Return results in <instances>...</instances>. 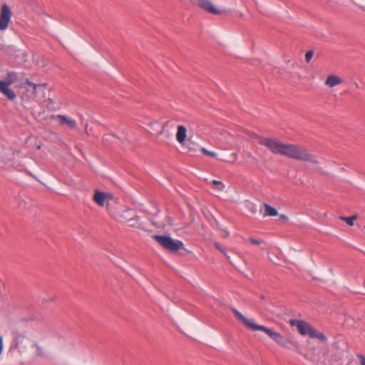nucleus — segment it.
Segmentation results:
<instances>
[{
	"label": "nucleus",
	"instance_id": "1",
	"mask_svg": "<svg viewBox=\"0 0 365 365\" xmlns=\"http://www.w3.org/2000/svg\"><path fill=\"white\" fill-rule=\"evenodd\" d=\"M251 135L259 140V144L265 146L274 154H279L297 160L310 162L314 165L319 164L314 155L311 154L307 148L298 144L284 143L277 138H261L260 135L254 133Z\"/></svg>",
	"mask_w": 365,
	"mask_h": 365
},
{
	"label": "nucleus",
	"instance_id": "2",
	"mask_svg": "<svg viewBox=\"0 0 365 365\" xmlns=\"http://www.w3.org/2000/svg\"><path fill=\"white\" fill-rule=\"evenodd\" d=\"M291 327H296L298 332L302 336L308 335L312 339H318L322 342H327V336L317 331L313 326L304 320L291 319L289 321Z\"/></svg>",
	"mask_w": 365,
	"mask_h": 365
},
{
	"label": "nucleus",
	"instance_id": "3",
	"mask_svg": "<svg viewBox=\"0 0 365 365\" xmlns=\"http://www.w3.org/2000/svg\"><path fill=\"white\" fill-rule=\"evenodd\" d=\"M152 238L156 241L164 250L170 253H177L180 250H183L185 253L190 252L184 247L181 240L173 239L170 235H154Z\"/></svg>",
	"mask_w": 365,
	"mask_h": 365
},
{
	"label": "nucleus",
	"instance_id": "4",
	"mask_svg": "<svg viewBox=\"0 0 365 365\" xmlns=\"http://www.w3.org/2000/svg\"><path fill=\"white\" fill-rule=\"evenodd\" d=\"M262 331L264 332L269 336L272 340H274L279 346L288 349H297L299 347L298 341L294 340L291 337H284L280 333L274 331L273 329L267 328L264 326L261 329Z\"/></svg>",
	"mask_w": 365,
	"mask_h": 365
},
{
	"label": "nucleus",
	"instance_id": "5",
	"mask_svg": "<svg viewBox=\"0 0 365 365\" xmlns=\"http://www.w3.org/2000/svg\"><path fill=\"white\" fill-rule=\"evenodd\" d=\"M31 344V340L25 334L16 333L10 346V350L18 349L20 353L26 352Z\"/></svg>",
	"mask_w": 365,
	"mask_h": 365
},
{
	"label": "nucleus",
	"instance_id": "6",
	"mask_svg": "<svg viewBox=\"0 0 365 365\" xmlns=\"http://www.w3.org/2000/svg\"><path fill=\"white\" fill-rule=\"evenodd\" d=\"M11 16L12 12L10 7L6 4H3L0 9V31L8 29Z\"/></svg>",
	"mask_w": 365,
	"mask_h": 365
},
{
	"label": "nucleus",
	"instance_id": "7",
	"mask_svg": "<svg viewBox=\"0 0 365 365\" xmlns=\"http://www.w3.org/2000/svg\"><path fill=\"white\" fill-rule=\"evenodd\" d=\"M232 312L236 319L241 322L244 326L253 331H261L262 328L263 327L262 325L257 324L254 322L253 320L249 319L246 318L243 314H242L239 311H237L236 309L232 308Z\"/></svg>",
	"mask_w": 365,
	"mask_h": 365
},
{
	"label": "nucleus",
	"instance_id": "8",
	"mask_svg": "<svg viewBox=\"0 0 365 365\" xmlns=\"http://www.w3.org/2000/svg\"><path fill=\"white\" fill-rule=\"evenodd\" d=\"M197 6L205 11L214 14V15H222L225 14L226 11L222 10L217 9L212 4L210 0H196Z\"/></svg>",
	"mask_w": 365,
	"mask_h": 365
},
{
	"label": "nucleus",
	"instance_id": "9",
	"mask_svg": "<svg viewBox=\"0 0 365 365\" xmlns=\"http://www.w3.org/2000/svg\"><path fill=\"white\" fill-rule=\"evenodd\" d=\"M57 120L62 125H67L70 129H74L76 128V122L74 120L70 119L66 115H58Z\"/></svg>",
	"mask_w": 365,
	"mask_h": 365
},
{
	"label": "nucleus",
	"instance_id": "10",
	"mask_svg": "<svg viewBox=\"0 0 365 365\" xmlns=\"http://www.w3.org/2000/svg\"><path fill=\"white\" fill-rule=\"evenodd\" d=\"M0 92L6 96L7 98L10 101H14L16 98L15 92L10 89L9 86H6V83H0Z\"/></svg>",
	"mask_w": 365,
	"mask_h": 365
},
{
	"label": "nucleus",
	"instance_id": "11",
	"mask_svg": "<svg viewBox=\"0 0 365 365\" xmlns=\"http://www.w3.org/2000/svg\"><path fill=\"white\" fill-rule=\"evenodd\" d=\"M93 200L99 206L103 207L106 200V193L101 192L100 190H96L93 196Z\"/></svg>",
	"mask_w": 365,
	"mask_h": 365
},
{
	"label": "nucleus",
	"instance_id": "12",
	"mask_svg": "<svg viewBox=\"0 0 365 365\" xmlns=\"http://www.w3.org/2000/svg\"><path fill=\"white\" fill-rule=\"evenodd\" d=\"M187 137V129L184 125H178L176 139L179 143L183 144Z\"/></svg>",
	"mask_w": 365,
	"mask_h": 365
},
{
	"label": "nucleus",
	"instance_id": "13",
	"mask_svg": "<svg viewBox=\"0 0 365 365\" xmlns=\"http://www.w3.org/2000/svg\"><path fill=\"white\" fill-rule=\"evenodd\" d=\"M342 81H343V80L340 77L332 74V75H329L327 78L325 84L327 86H328L329 87L332 88L336 85L341 83Z\"/></svg>",
	"mask_w": 365,
	"mask_h": 365
},
{
	"label": "nucleus",
	"instance_id": "14",
	"mask_svg": "<svg viewBox=\"0 0 365 365\" xmlns=\"http://www.w3.org/2000/svg\"><path fill=\"white\" fill-rule=\"evenodd\" d=\"M24 85H27L29 87L32 88L31 95L33 97H35L36 96L37 88L39 87H46L47 86V83H34L30 81L28 78H26L24 82Z\"/></svg>",
	"mask_w": 365,
	"mask_h": 365
},
{
	"label": "nucleus",
	"instance_id": "15",
	"mask_svg": "<svg viewBox=\"0 0 365 365\" xmlns=\"http://www.w3.org/2000/svg\"><path fill=\"white\" fill-rule=\"evenodd\" d=\"M17 81V75L15 72H9L4 80L0 81V83H6V86H10Z\"/></svg>",
	"mask_w": 365,
	"mask_h": 365
},
{
	"label": "nucleus",
	"instance_id": "16",
	"mask_svg": "<svg viewBox=\"0 0 365 365\" xmlns=\"http://www.w3.org/2000/svg\"><path fill=\"white\" fill-rule=\"evenodd\" d=\"M264 216L275 217V216L278 215V212H277V209H275L274 207H272L271 205H269L267 203L264 204Z\"/></svg>",
	"mask_w": 365,
	"mask_h": 365
},
{
	"label": "nucleus",
	"instance_id": "17",
	"mask_svg": "<svg viewBox=\"0 0 365 365\" xmlns=\"http://www.w3.org/2000/svg\"><path fill=\"white\" fill-rule=\"evenodd\" d=\"M109 200H113V196L111 193H106L107 210L109 212L111 217H113V218H116L118 217V213L114 209H113L110 207V203L108 202Z\"/></svg>",
	"mask_w": 365,
	"mask_h": 365
},
{
	"label": "nucleus",
	"instance_id": "18",
	"mask_svg": "<svg viewBox=\"0 0 365 365\" xmlns=\"http://www.w3.org/2000/svg\"><path fill=\"white\" fill-rule=\"evenodd\" d=\"M237 153H232L230 155H225L222 158H220V160L222 161L227 162V163H233L237 160Z\"/></svg>",
	"mask_w": 365,
	"mask_h": 365
},
{
	"label": "nucleus",
	"instance_id": "19",
	"mask_svg": "<svg viewBox=\"0 0 365 365\" xmlns=\"http://www.w3.org/2000/svg\"><path fill=\"white\" fill-rule=\"evenodd\" d=\"M357 218V216L354 215L350 217H341V219L346 222V224L349 226H352L354 225V220Z\"/></svg>",
	"mask_w": 365,
	"mask_h": 365
},
{
	"label": "nucleus",
	"instance_id": "20",
	"mask_svg": "<svg viewBox=\"0 0 365 365\" xmlns=\"http://www.w3.org/2000/svg\"><path fill=\"white\" fill-rule=\"evenodd\" d=\"M214 247L217 250H218L220 252H222L225 256H226V257L227 259L229 258V257L227 255V252H226L225 250L222 247V246L221 245H220L218 242H215Z\"/></svg>",
	"mask_w": 365,
	"mask_h": 365
},
{
	"label": "nucleus",
	"instance_id": "21",
	"mask_svg": "<svg viewBox=\"0 0 365 365\" xmlns=\"http://www.w3.org/2000/svg\"><path fill=\"white\" fill-rule=\"evenodd\" d=\"M202 153L207 156H210L212 158H216L217 154L212 151L207 150L206 148H202L201 149Z\"/></svg>",
	"mask_w": 365,
	"mask_h": 365
},
{
	"label": "nucleus",
	"instance_id": "22",
	"mask_svg": "<svg viewBox=\"0 0 365 365\" xmlns=\"http://www.w3.org/2000/svg\"><path fill=\"white\" fill-rule=\"evenodd\" d=\"M212 183L213 185L216 186L217 189H218L220 190H222V189L225 187V185H224L222 182L218 181V180H212Z\"/></svg>",
	"mask_w": 365,
	"mask_h": 365
},
{
	"label": "nucleus",
	"instance_id": "23",
	"mask_svg": "<svg viewBox=\"0 0 365 365\" xmlns=\"http://www.w3.org/2000/svg\"><path fill=\"white\" fill-rule=\"evenodd\" d=\"M314 56V51L312 50H309L305 53V61L307 63H309Z\"/></svg>",
	"mask_w": 365,
	"mask_h": 365
},
{
	"label": "nucleus",
	"instance_id": "24",
	"mask_svg": "<svg viewBox=\"0 0 365 365\" xmlns=\"http://www.w3.org/2000/svg\"><path fill=\"white\" fill-rule=\"evenodd\" d=\"M34 346L36 347V355L39 356H43L42 349L37 344H34Z\"/></svg>",
	"mask_w": 365,
	"mask_h": 365
},
{
	"label": "nucleus",
	"instance_id": "25",
	"mask_svg": "<svg viewBox=\"0 0 365 365\" xmlns=\"http://www.w3.org/2000/svg\"><path fill=\"white\" fill-rule=\"evenodd\" d=\"M249 241L250 242L251 244L256 245H259L261 243V242L259 240L252 237H250Z\"/></svg>",
	"mask_w": 365,
	"mask_h": 365
},
{
	"label": "nucleus",
	"instance_id": "26",
	"mask_svg": "<svg viewBox=\"0 0 365 365\" xmlns=\"http://www.w3.org/2000/svg\"><path fill=\"white\" fill-rule=\"evenodd\" d=\"M360 359V364L361 365H365V356L360 354L358 356Z\"/></svg>",
	"mask_w": 365,
	"mask_h": 365
},
{
	"label": "nucleus",
	"instance_id": "27",
	"mask_svg": "<svg viewBox=\"0 0 365 365\" xmlns=\"http://www.w3.org/2000/svg\"><path fill=\"white\" fill-rule=\"evenodd\" d=\"M279 219H280L281 220L284 221V222H287V221H288V217H287V215H284V214H281V215H279Z\"/></svg>",
	"mask_w": 365,
	"mask_h": 365
},
{
	"label": "nucleus",
	"instance_id": "28",
	"mask_svg": "<svg viewBox=\"0 0 365 365\" xmlns=\"http://www.w3.org/2000/svg\"><path fill=\"white\" fill-rule=\"evenodd\" d=\"M260 298H261L262 299H265V297H264V295L262 294V295L260 296Z\"/></svg>",
	"mask_w": 365,
	"mask_h": 365
}]
</instances>
